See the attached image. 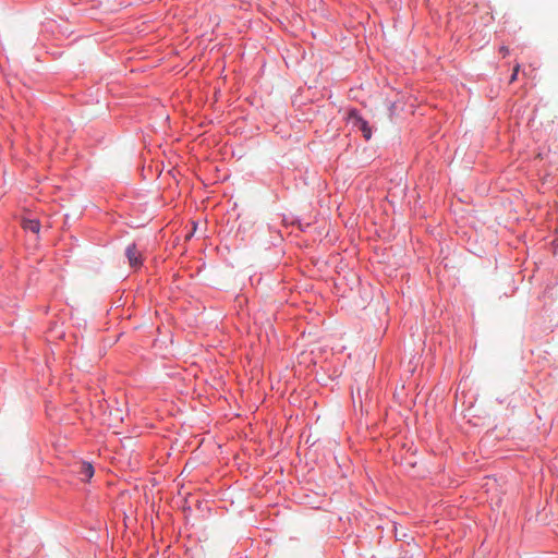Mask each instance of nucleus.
I'll return each mask as SVG.
<instances>
[{
    "label": "nucleus",
    "instance_id": "20e7f679",
    "mask_svg": "<svg viewBox=\"0 0 558 558\" xmlns=\"http://www.w3.org/2000/svg\"><path fill=\"white\" fill-rule=\"evenodd\" d=\"M22 226L25 230L32 231L33 233H38L40 229V223L36 219H24Z\"/></svg>",
    "mask_w": 558,
    "mask_h": 558
},
{
    "label": "nucleus",
    "instance_id": "f257e3e1",
    "mask_svg": "<svg viewBox=\"0 0 558 558\" xmlns=\"http://www.w3.org/2000/svg\"><path fill=\"white\" fill-rule=\"evenodd\" d=\"M349 120L354 128L359 129L363 133L365 140H369L372 137V131L368 126V123L359 117L354 111L350 113Z\"/></svg>",
    "mask_w": 558,
    "mask_h": 558
},
{
    "label": "nucleus",
    "instance_id": "0eeeda50",
    "mask_svg": "<svg viewBox=\"0 0 558 558\" xmlns=\"http://www.w3.org/2000/svg\"><path fill=\"white\" fill-rule=\"evenodd\" d=\"M396 536L398 537V539H404V538L407 537V534H405V533H400V534H399V533L396 531Z\"/></svg>",
    "mask_w": 558,
    "mask_h": 558
},
{
    "label": "nucleus",
    "instance_id": "f03ea898",
    "mask_svg": "<svg viewBox=\"0 0 558 558\" xmlns=\"http://www.w3.org/2000/svg\"><path fill=\"white\" fill-rule=\"evenodd\" d=\"M125 255L131 267L137 268L142 265V255L134 244L126 247Z\"/></svg>",
    "mask_w": 558,
    "mask_h": 558
},
{
    "label": "nucleus",
    "instance_id": "39448f33",
    "mask_svg": "<svg viewBox=\"0 0 558 558\" xmlns=\"http://www.w3.org/2000/svg\"><path fill=\"white\" fill-rule=\"evenodd\" d=\"M519 71H520V64L517 63L514 65V68H513V72H512V75L510 77V83H513L518 78Z\"/></svg>",
    "mask_w": 558,
    "mask_h": 558
},
{
    "label": "nucleus",
    "instance_id": "7ed1b4c3",
    "mask_svg": "<svg viewBox=\"0 0 558 558\" xmlns=\"http://www.w3.org/2000/svg\"><path fill=\"white\" fill-rule=\"evenodd\" d=\"M75 472L81 476L82 481H88L94 475V468L88 462H78Z\"/></svg>",
    "mask_w": 558,
    "mask_h": 558
},
{
    "label": "nucleus",
    "instance_id": "423d86ee",
    "mask_svg": "<svg viewBox=\"0 0 558 558\" xmlns=\"http://www.w3.org/2000/svg\"><path fill=\"white\" fill-rule=\"evenodd\" d=\"M500 52L506 57L509 53V48L506 46L500 47Z\"/></svg>",
    "mask_w": 558,
    "mask_h": 558
}]
</instances>
